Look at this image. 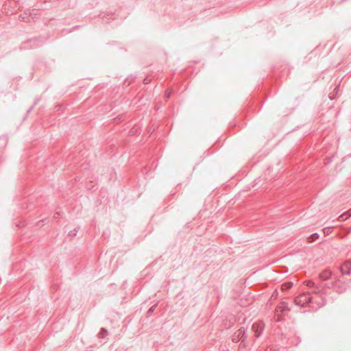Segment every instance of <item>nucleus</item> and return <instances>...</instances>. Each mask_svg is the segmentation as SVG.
<instances>
[{"label": "nucleus", "instance_id": "nucleus-13", "mask_svg": "<svg viewBox=\"0 0 351 351\" xmlns=\"http://www.w3.org/2000/svg\"><path fill=\"white\" fill-rule=\"evenodd\" d=\"M319 237V234L317 233H313L311 235V237L308 238V242H314Z\"/></svg>", "mask_w": 351, "mask_h": 351}, {"label": "nucleus", "instance_id": "nucleus-9", "mask_svg": "<svg viewBox=\"0 0 351 351\" xmlns=\"http://www.w3.org/2000/svg\"><path fill=\"white\" fill-rule=\"evenodd\" d=\"M331 274L330 270L326 269L319 274V278L322 280H326L331 276Z\"/></svg>", "mask_w": 351, "mask_h": 351}, {"label": "nucleus", "instance_id": "nucleus-17", "mask_svg": "<svg viewBox=\"0 0 351 351\" xmlns=\"http://www.w3.org/2000/svg\"><path fill=\"white\" fill-rule=\"evenodd\" d=\"M76 234H77V230H76L75 229H74V230H71V231L69 232V235H70L71 237H75V236L76 235Z\"/></svg>", "mask_w": 351, "mask_h": 351}, {"label": "nucleus", "instance_id": "nucleus-1", "mask_svg": "<svg viewBox=\"0 0 351 351\" xmlns=\"http://www.w3.org/2000/svg\"><path fill=\"white\" fill-rule=\"evenodd\" d=\"M312 297L310 295V293L307 292L300 294L296 298H295L294 303L297 306L304 307L307 304L310 303Z\"/></svg>", "mask_w": 351, "mask_h": 351}, {"label": "nucleus", "instance_id": "nucleus-3", "mask_svg": "<svg viewBox=\"0 0 351 351\" xmlns=\"http://www.w3.org/2000/svg\"><path fill=\"white\" fill-rule=\"evenodd\" d=\"M341 282L340 277L338 278L335 282H332L330 283H325L324 287L328 288L333 289L336 292L339 293H342L346 291V287L344 284L340 285L339 282Z\"/></svg>", "mask_w": 351, "mask_h": 351}, {"label": "nucleus", "instance_id": "nucleus-5", "mask_svg": "<svg viewBox=\"0 0 351 351\" xmlns=\"http://www.w3.org/2000/svg\"><path fill=\"white\" fill-rule=\"evenodd\" d=\"M305 284L308 287H314V289H315L314 292L316 294H319V295H322L326 293V291L325 290L324 284L323 285H320L319 286H318V285H316L315 284V282H313L312 281H306Z\"/></svg>", "mask_w": 351, "mask_h": 351}, {"label": "nucleus", "instance_id": "nucleus-12", "mask_svg": "<svg viewBox=\"0 0 351 351\" xmlns=\"http://www.w3.org/2000/svg\"><path fill=\"white\" fill-rule=\"evenodd\" d=\"M293 285V282H285L282 285V289L283 291H287L289 290L292 286Z\"/></svg>", "mask_w": 351, "mask_h": 351}, {"label": "nucleus", "instance_id": "nucleus-8", "mask_svg": "<svg viewBox=\"0 0 351 351\" xmlns=\"http://www.w3.org/2000/svg\"><path fill=\"white\" fill-rule=\"evenodd\" d=\"M341 275H349L351 273V261H346L340 267Z\"/></svg>", "mask_w": 351, "mask_h": 351}, {"label": "nucleus", "instance_id": "nucleus-10", "mask_svg": "<svg viewBox=\"0 0 351 351\" xmlns=\"http://www.w3.org/2000/svg\"><path fill=\"white\" fill-rule=\"evenodd\" d=\"M288 309V303L286 302H281L277 306V311L284 312Z\"/></svg>", "mask_w": 351, "mask_h": 351}, {"label": "nucleus", "instance_id": "nucleus-20", "mask_svg": "<svg viewBox=\"0 0 351 351\" xmlns=\"http://www.w3.org/2000/svg\"><path fill=\"white\" fill-rule=\"evenodd\" d=\"M144 80H145V83H147V78H145Z\"/></svg>", "mask_w": 351, "mask_h": 351}, {"label": "nucleus", "instance_id": "nucleus-15", "mask_svg": "<svg viewBox=\"0 0 351 351\" xmlns=\"http://www.w3.org/2000/svg\"><path fill=\"white\" fill-rule=\"evenodd\" d=\"M348 218V217L346 216V213H343L338 217V220L344 221V220L347 219Z\"/></svg>", "mask_w": 351, "mask_h": 351}, {"label": "nucleus", "instance_id": "nucleus-16", "mask_svg": "<svg viewBox=\"0 0 351 351\" xmlns=\"http://www.w3.org/2000/svg\"><path fill=\"white\" fill-rule=\"evenodd\" d=\"M171 95V90H167L165 93V96L167 99L169 98Z\"/></svg>", "mask_w": 351, "mask_h": 351}, {"label": "nucleus", "instance_id": "nucleus-6", "mask_svg": "<svg viewBox=\"0 0 351 351\" xmlns=\"http://www.w3.org/2000/svg\"><path fill=\"white\" fill-rule=\"evenodd\" d=\"M40 40L38 38H32L28 41L25 42L22 45V48L24 49H31L40 46Z\"/></svg>", "mask_w": 351, "mask_h": 351}, {"label": "nucleus", "instance_id": "nucleus-7", "mask_svg": "<svg viewBox=\"0 0 351 351\" xmlns=\"http://www.w3.org/2000/svg\"><path fill=\"white\" fill-rule=\"evenodd\" d=\"M252 329L254 331L256 337H259L263 331V323L258 322L253 324Z\"/></svg>", "mask_w": 351, "mask_h": 351}, {"label": "nucleus", "instance_id": "nucleus-2", "mask_svg": "<svg viewBox=\"0 0 351 351\" xmlns=\"http://www.w3.org/2000/svg\"><path fill=\"white\" fill-rule=\"evenodd\" d=\"M38 15V10L27 9L25 10L24 13L21 14L19 17L21 19L22 21L29 23L32 20L34 21L36 18H37Z\"/></svg>", "mask_w": 351, "mask_h": 351}, {"label": "nucleus", "instance_id": "nucleus-11", "mask_svg": "<svg viewBox=\"0 0 351 351\" xmlns=\"http://www.w3.org/2000/svg\"><path fill=\"white\" fill-rule=\"evenodd\" d=\"M108 334V330L105 328H102L100 332L98 333V338L103 339L106 337Z\"/></svg>", "mask_w": 351, "mask_h": 351}, {"label": "nucleus", "instance_id": "nucleus-18", "mask_svg": "<svg viewBox=\"0 0 351 351\" xmlns=\"http://www.w3.org/2000/svg\"><path fill=\"white\" fill-rule=\"evenodd\" d=\"M346 216L350 217H351V208L350 210H348L346 213Z\"/></svg>", "mask_w": 351, "mask_h": 351}, {"label": "nucleus", "instance_id": "nucleus-14", "mask_svg": "<svg viewBox=\"0 0 351 351\" xmlns=\"http://www.w3.org/2000/svg\"><path fill=\"white\" fill-rule=\"evenodd\" d=\"M156 306H157V304H154V305H153L152 307H150V308H149V310H148V311H147V314H148L149 315H151L154 313V311H155V308H156Z\"/></svg>", "mask_w": 351, "mask_h": 351}, {"label": "nucleus", "instance_id": "nucleus-21", "mask_svg": "<svg viewBox=\"0 0 351 351\" xmlns=\"http://www.w3.org/2000/svg\"><path fill=\"white\" fill-rule=\"evenodd\" d=\"M327 229L328 230L329 228H324V230H323L325 232V230H327Z\"/></svg>", "mask_w": 351, "mask_h": 351}, {"label": "nucleus", "instance_id": "nucleus-4", "mask_svg": "<svg viewBox=\"0 0 351 351\" xmlns=\"http://www.w3.org/2000/svg\"><path fill=\"white\" fill-rule=\"evenodd\" d=\"M247 338L246 335V329L244 327H241L234 335L232 341L237 343L240 340L244 342Z\"/></svg>", "mask_w": 351, "mask_h": 351}, {"label": "nucleus", "instance_id": "nucleus-19", "mask_svg": "<svg viewBox=\"0 0 351 351\" xmlns=\"http://www.w3.org/2000/svg\"><path fill=\"white\" fill-rule=\"evenodd\" d=\"M60 214L59 213H56L55 215H54V218H58L59 217Z\"/></svg>", "mask_w": 351, "mask_h": 351}]
</instances>
